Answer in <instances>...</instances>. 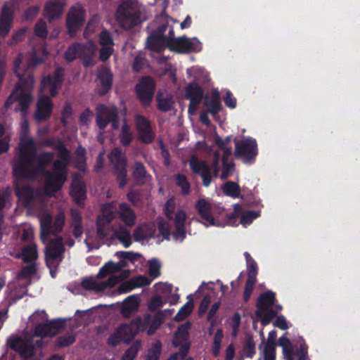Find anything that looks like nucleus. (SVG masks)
Listing matches in <instances>:
<instances>
[{
	"label": "nucleus",
	"instance_id": "obj_1",
	"mask_svg": "<svg viewBox=\"0 0 360 360\" xmlns=\"http://www.w3.org/2000/svg\"><path fill=\"white\" fill-rule=\"evenodd\" d=\"M40 238L45 243L48 238L53 235L56 237L50 240L49 244L45 248L46 264L49 269L58 267L63 261V253L65 250L63 238L58 236L62 232L65 217L63 212H59L53 219L49 212L43 213L39 217Z\"/></svg>",
	"mask_w": 360,
	"mask_h": 360
},
{
	"label": "nucleus",
	"instance_id": "obj_2",
	"mask_svg": "<svg viewBox=\"0 0 360 360\" xmlns=\"http://www.w3.org/2000/svg\"><path fill=\"white\" fill-rule=\"evenodd\" d=\"M34 147L32 140H29L20 148L18 160L13 165V174L18 179H34L38 174H43L48 170L46 167L53 158L51 152H44L37 155L35 151L27 152L29 148Z\"/></svg>",
	"mask_w": 360,
	"mask_h": 360
},
{
	"label": "nucleus",
	"instance_id": "obj_3",
	"mask_svg": "<svg viewBox=\"0 0 360 360\" xmlns=\"http://www.w3.org/2000/svg\"><path fill=\"white\" fill-rule=\"evenodd\" d=\"M141 9L134 0H124L117 8L116 18L120 26L131 30L143 22Z\"/></svg>",
	"mask_w": 360,
	"mask_h": 360
},
{
	"label": "nucleus",
	"instance_id": "obj_4",
	"mask_svg": "<svg viewBox=\"0 0 360 360\" xmlns=\"http://www.w3.org/2000/svg\"><path fill=\"white\" fill-rule=\"evenodd\" d=\"M110 123L113 129H118L120 127L119 110L112 105L108 107L105 104H98L96 108V124L101 130H104L108 124Z\"/></svg>",
	"mask_w": 360,
	"mask_h": 360
},
{
	"label": "nucleus",
	"instance_id": "obj_5",
	"mask_svg": "<svg viewBox=\"0 0 360 360\" xmlns=\"http://www.w3.org/2000/svg\"><path fill=\"white\" fill-rule=\"evenodd\" d=\"M109 160L115 169L119 187L124 188L127 183V158L122 148H115L109 154Z\"/></svg>",
	"mask_w": 360,
	"mask_h": 360
},
{
	"label": "nucleus",
	"instance_id": "obj_6",
	"mask_svg": "<svg viewBox=\"0 0 360 360\" xmlns=\"http://www.w3.org/2000/svg\"><path fill=\"white\" fill-rule=\"evenodd\" d=\"M235 157L243 160L245 163H252L258 155L256 139L248 137L238 141L235 139Z\"/></svg>",
	"mask_w": 360,
	"mask_h": 360
},
{
	"label": "nucleus",
	"instance_id": "obj_7",
	"mask_svg": "<svg viewBox=\"0 0 360 360\" xmlns=\"http://www.w3.org/2000/svg\"><path fill=\"white\" fill-rule=\"evenodd\" d=\"M156 84L150 76H145L140 79L135 86L137 98L144 107L150 105L154 97Z\"/></svg>",
	"mask_w": 360,
	"mask_h": 360
},
{
	"label": "nucleus",
	"instance_id": "obj_8",
	"mask_svg": "<svg viewBox=\"0 0 360 360\" xmlns=\"http://www.w3.org/2000/svg\"><path fill=\"white\" fill-rule=\"evenodd\" d=\"M65 80V68L60 66L56 67L52 74L43 77L41 82V88L49 87V93L51 97H56L58 91L61 89Z\"/></svg>",
	"mask_w": 360,
	"mask_h": 360
},
{
	"label": "nucleus",
	"instance_id": "obj_9",
	"mask_svg": "<svg viewBox=\"0 0 360 360\" xmlns=\"http://www.w3.org/2000/svg\"><path fill=\"white\" fill-rule=\"evenodd\" d=\"M169 50L179 53L199 52L202 49L201 43L196 39H190L186 36L171 38Z\"/></svg>",
	"mask_w": 360,
	"mask_h": 360
},
{
	"label": "nucleus",
	"instance_id": "obj_10",
	"mask_svg": "<svg viewBox=\"0 0 360 360\" xmlns=\"http://www.w3.org/2000/svg\"><path fill=\"white\" fill-rule=\"evenodd\" d=\"M85 21V11L80 6H72L66 18V27L70 36H74L81 30Z\"/></svg>",
	"mask_w": 360,
	"mask_h": 360
},
{
	"label": "nucleus",
	"instance_id": "obj_11",
	"mask_svg": "<svg viewBox=\"0 0 360 360\" xmlns=\"http://www.w3.org/2000/svg\"><path fill=\"white\" fill-rule=\"evenodd\" d=\"M185 93L186 98L190 101L188 112L193 115L204 97V90L197 82H192L186 86Z\"/></svg>",
	"mask_w": 360,
	"mask_h": 360
},
{
	"label": "nucleus",
	"instance_id": "obj_12",
	"mask_svg": "<svg viewBox=\"0 0 360 360\" xmlns=\"http://www.w3.org/2000/svg\"><path fill=\"white\" fill-rule=\"evenodd\" d=\"M7 345L12 350L18 352L22 359H27L34 354V345L20 336L10 337L7 340Z\"/></svg>",
	"mask_w": 360,
	"mask_h": 360
},
{
	"label": "nucleus",
	"instance_id": "obj_13",
	"mask_svg": "<svg viewBox=\"0 0 360 360\" xmlns=\"http://www.w3.org/2000/svg\"><path fill=\"white\" fill-rule=\"evenodd\" d=\"M189 166L194 174L200 176L203 186L209 187L211 185L214 176L211 167L205 160H199L193 158L189 162Z\"/></svg>",
	"mask_w": 360,
	"mask_h": 360
},
{
	"label": "nucleus",
	"instance_id": "obj_14",
	"mask_svg": "<svg viewBox=\"0 0 360 360\" xmlns=\"http://www.w3.org/2000/svg\"><path fill=\"white\" fill-rule=\"evenodd\" d=\"M143 320L140 316L132 319L129 323H123L117 328L124 342L129 343L140 330H145Z\"/></svg>",
	"mask_w": 360,
	"mask_h": 360
},
{
	"label": "nucleus",
	"instance_id": "obj_15",
	"mask_svg": "<svg viewBox=\"0 0 360 360\" xmlns=\"http://www.w3.org/2000/svg\"><path fill=\"white\" fill-rule=\"evenodd\" d=\"M53 108V104L51 98L47 95L41 96L37 103L34 120L37 122L48 120L51 116Z\"/></svg>",
	"mask_w": 360,
	"mask_h": 360
},
{
	"label": "nucleus",
	"instance_id": "obj_16",
	"mask_svg": "<svg viewBox=\"0 0 360 360\" xmlns=\"http://www.w3.org/2000/svg\"><path fill=\"white\" fill-rule=\"evenodd\" d=\"M136 129L138 139L144 144L151 143L155 137L153 131L150 121L145 117L139 115L136 117Z\"/></svg>",
	"mask_w": 360,
	"mask_h": 360
},
{
	"label": "nucleus",
	"instance_id": "obj_17",
	"mask_svg": "<svg viewBox=\"0 0 360 360\" xmlns=\"http://www.w3.org/2000/svg\"><path fill=\"white\" fill-rule=\"evenodd\" d=\"M44 176V185L46 191L57 192L65 184L68 176L53 171H47L43 174Z\"/></svg>",
	"mask_w": 360,
	"mask_h": 360
},
{
	"label": "nucleus",
	"instance_id": "obj_18",
	"mask_svg": "<svg viewBox=\"0 0 360 360\" xmlns=\"http://www.w3.org/2000/svg\"><path fill=\"white\" fill-rule=\"evenodd\" d=\"M96 77L100 84L98 94L101 96H105L112 89L113 74L110 68L102 67L98 70Z\"/></svg>",
	"mask_w": 360,
	"mask_h": 360
},
{
	"label": "nucleus",
	"instance_id": "obj_19",
	"mask_svg": "<svg viewBox=\"0 0 360 360\" xmlns=\"http://www.w3.org/2000/svg\"><path fill=\"white\" fill-rule=\"evenodd\" d=\"M195 208L198 215L205 221L212 226H219V224L217 222L213 217V205L205 199L198 200L195 205Z\"/></svg>",
	"mask_w": 360,
	"mask_h": 360
},
{
	"label": "nucleus",
	"instance_id": "obj_20",
	"mask_svg": "<svg viewBox=\"0 0 360 360\" xmlns=\"http://www.w3.org/2000/svg\"><path fill=\"white\" fill-rule=\"evenodd\" d=\"M70 195L79 206H83L86 198L85 184L79 179L75 178L70 186Z\"/></svg>",
	"mask_w": 360,
	"mask_h": 360
},
{
	"label": "nucleus",
	"instance_id": "obj_21",
	"mask_svg": "<svg viewBox=\"0 0 360 360\" xmlns=\"http://www.w3.org/2000/svg\"><path fill=\"white\" fill-rule=\"evenodd\" d=\"M164 314L162 311H158L152 319L150 314H145L143 316V325L145 330H147L148 335H153L160 328L163 322Z\"/></svg>",
	"mask_w": 360,
	"mask_h": 360
},
{
	"label": "nucleus",
	"instance_id": "obj_22",
	"mask_svg": "<svg viewBox=\"0 0 360 360\" xmlns=\"http://www.w3.org/2000/svg\"><path fill=\"white\" fill-rule=\"evenodd\" d=\"M13 21V12L6 4L1 8L0 37L5 38L10 32Z\"/></svg>",
	"mask_w": 360,
	"mask_h": 360
},
{
	"label": "nucleus",
	"instance_id": "obj_23",
	"mask_svg": "<svg viewBox=\"0 0 360 360\" xmlns=\"http://www.w3.org/2000/svg\"><path fill=\"white\" fill-rule=\"evenodd\" d=\"M70 227L72 229V235L75 238H81L84 233L83 218L80 211L76 208L70 210Z\"/></svg>",
	"mask_w": 360,
	"mask_h": 360
},
{
	"label": "nucleus",
	"instance_id": "obj_24",
	"mask_svg": "<svg viewBox=\"0 0 360 360\" xmlns=\"http://www.w3.org/2000/svg\"><path fill=\"white\" fill-rule=\"evenodd\" d=\"M64 1L52 0L47 2L44 8V13L49 22L59 18L65 6Z\"/></svg>",
	"mask_w": 360,
	"mask_h": 360
},
{
	"label": "nucleus",
	"instance_id": "obj_25",
	"mask_svg": "<svg viewBox=\"0 0 360 360\" xmlns=\"http://www.w3.org/2000/svg\"><path fill=\"white\" fill-rule=\"evenodd\" d=\"M171 37L167 36H157L156 34H151L147 40V47L149 50L160 52L165 47L169 49Z\"/></svg>",
	"mask_w": 360,
	"mask_h": 360
},
{
	"label": "nucleus",
	"instance_id": "obj_26",
	"mask_svg": "<svg viewBox=\"0 0 360 360\" xmlns=\"http://www.w3.org/2000/svg\"><path fill=\"white\" fill-rule=\"evenodd\" d=\"M275 293L271 290L266 291L262 295H260L257 299L256 303V316L258 317H261L262 310H266L267 309H270L271 306L274 305V302L276 300Z\"/></svg>",
	"mask_w": 360,
	"mask_h": 360
},
{
	"label": "nucleus",
	"instance_id": "obj_27",
	"mask_svg": "<svg viewBox=\"0 0 360 360\" xmlns=\"http://www.w3.org/2000/svg\"><path fill=\"white\" fill-rule=\"evenodd\" d=\"M155 229L149 224L143 223L134 231L133 237L136 242H142L148 238L154 237Z\"/></svg>",
	"mask_w": 360,
	"mask_h": 360
},
{
	"label": "nucleus",
	"instance_id": "obj_28",
	"mask_svg": "<svg viewBox=\"0 0 360 360\" xmlns=\"http://www.w3.org/2000/svg\"><path fill=\"white\" fill-rule=\"evenodd\" d=\"M140 299L137 295H130L123 302L121 314L124 317H129L138 311Z\"/></svg>",
	"mask_w": 360,
	"mask_h": 360
},
{
	"label": "nucleus",
	"instance_id": "obj_29",
	"mask_svg": "<svg viewBox=\"0 0 360 360\" xmlns=\"http://www.w3.org/2000/svg\"><path fill=\"white\" fill-rule=\"evenodd\" d=\"M204 105L207 107L208 112L211 115H217L222 109L219 92L217 90H214L210 98L206 96Z\"/></svg>",
	"mask_w": 360,
	"mask_h": 360
},
{
	"label": "nucleus",
	"instance_id": "obj_30",
	"mask_svg": "<svg viewBox=\"0 0 360 360\" xmlns=\"http://www.w3.org/2000/svg\"><path fill=\"white\" fill-rule=\"evenodd\" d=\"M125 266L126 262L124 261H120L117 264L113 262H108L100 269L98 277L103 278L110 274L120 271L121 269Z\"/></svg>",
	"mask_w": 360,
	"mask_h": 360
},
{
	"label": "nucleus",
	"instance_id": "obj_31",
	"mask_svg": "<svg viewBox=\"0 0 360 360\" xmlns=\"http://www.w3.org/2000/svg\"><path fill=\"white\" fill-rule=\"evenodd\" d=\"M120 219L127 226H131L135 223V214L129 205L124 202L120 205Z\"/></svg>",
	"mask_w": 360,
	"mask_h": 360
},
{
	"label": "nucleus",
	"instance_id": "obj_32",
	"mask_svg": "<svg viewBox=\"0 0 360 360\" xmlns=\"http://www.w3.org/2000/svg\"><path fill=\"white\" fill-rule=\"evenodd\" d=\"M16 101L18 105L15 108V111L26 112L32 103V96L30 94L21 92L16 96Z\"/></svg>",
	"mask_w": 360,
	"mask_h": 360
},
{
	"label": "nucleus",
	"instance_id": "obj_33",
	"mask_svg": "<svg viewBox=\"0 0 360 360\" xmlns=\"http://www.w3.org/2000/svg\"><path fill=\"white\" fill-rule=\"evenodd\" d=\"M22 259L25 263H31L38 257L37 245L35 244L27 245L22 250Z\"/></svg>",
	"mask_w": 360,
	"mask_h": 360
},
{
	"label": "nucleus",
	"instance_id": "obj_34",
	"mask_svg": "<svg viewBox=\"0 0 360 360\" xmlns=\"http://www.w3.org/2000/svg\"><path fill=\"white\" fill-rule=\"evenodd\" d=\"M84 46L81 44L75 43L70 46L65 52L64 58L68 62H72L77 57H81V52Z\"/></svg>",
	"mask_w": 360,
	"mask_h": 360
},
{
	"label": "nucleus",
	"instance_id": "obj_35",
	"mask_svg": "<svg viewBox=\"0 0 360 360\" xmlns=\"http://www.w3.org/2000/svg\"><path fill=\"white\" fill-rule=\"evenodd\" d=\"M15 192L18 197L25 204L30 203L34 198V190L30 186H18Z\"/></svg>",
	"mask_w": 360,
	"mask_h": 360
},
{
	"label": "nucleus",
	"instance_id": "obj_36",
	"mask_svg": "<svg viewBox=\"0 0 360 360\" xmlns=\"http://www.w3.org/2000/svg\"><path fill=\"white\" fill-rule=\"evenodd\" d=\"M157 108L161 112H167L172 109L174 101L171 97H163L162 93L156 95Z\"/></svg>",
	"mask_w": 360,
	"mask_h": 360
},
{
	"label": "nucleus",
	"instance_id": "obj_37",
	"mask_svg": "<svg viewBox=\"0 0 360 360\" xmlns=\"http://www.w3.org/2000/svg\"><path fill=\"white\" fill-rule=\"evenodd\" d=\"M114 235L125 248H129L131 245V233L126 228L120 227L115 231Z\"/></svg>",
	"mask_w": 360,
	"mask_h": 360
},
{
	"label": "nucleus",
	"instance_id": "obj_38",
	"mask_svg": "<svg viewBox=\"0 0 360 360\" xmlns=\"http://www.w3.org/2000/svg\"><path fill=\"white\" fill-rule=\"evenodd\" d=\"M82 286L86 290H94L96 292H101L105 290L104 284H101V282H97L92 277H86L82 281Z\"/></svg>",
	"mask_w": 360,
	"mask_h": 360
},
{
	"label": "nucleus",
	"instance_id": "obj_39",
	"mask_svg": "<svg viewBox=\"0 0 360 360\" xmlns=\"http://www.w3.org/2000/svg\"><path fill=\"white\" fill-rule=\"evenodd\" d=\"M222 191L224 195L233 198H238L240 194V186L232 181H226L222 186Z\"/></svg>",
	"mask_w": 360,
	"mask_h": 360
},
{
	"label": "nucleus",
	"instance_id": "obj_40",
	"mask_svg": "<svg viewBox=\"0 0 360 360\" xmlns=\"http://www.w3.org/2000/svg\"><path fill=\"white\" fill-rule=\"evenodd\" d=\"M147 172L145 166L141 162H136L134 165L133 171V177L136 181L138 184H144L146 183V178Z\"/></svg>",
	"mask_w": 360,
	"mask_h": 360
},
{
	"label": "nucleus",
	"instance_id": "obj_41",
	"mask_svg": "<svg viewBox=\"0 0 360 360\" xmlns=\"http://www.w3.org/2000/svg\"><path fill=\"white\" fill-rule=\"evenodd\" d=\"M193 307L194 304L193 300H188L179 309L174 320L176 322H180L186 319L192 312Z\"/></svg>",
	"mask_w": 360,
	"mask_h": 360
},
{
	"label": "nucleus",
	"instance_id": "obj_42",
	"mask_svg": "<svg viewBox=\"0 0 360 360\" xmlns=\"http://www.w3.org/2000/svg\"><path fill=\"white\" fill-rule=\"evenodd\" d=\"M243 356L252 359L256 354L255 342L252 335L247 337L242 347Z\"/></svg>",
	"mask_w": 360,
	"mask_h": 360
},
{
	"label": "nucleus",
	"instance_id": "obj_43",
	"mask_svg": "<svg viewBox=\"0 0 360 360\" xmlns=\"http://www.w3.org/2000/svg\"><path fill=\"white\" fill-rule=\"evenodd\" d=\"M101 210L102 214L99 215L97 219H101V220L104 221V224H110L114 217L112 204L110 202L103 204Z\"/></svg>",
	"mask_w": 360,
	"mask_h": 360
},
{
	"label": "nucleus",
	"instance_id": "obj_44",
	"mask_svg": "<svg viewBox=\"0 0 360 360\" xmlns=\"http://www.w3.org/2000/svg\"><path fill=\"white\" fill-rule=\"evenodd\" d=\"M224 337L223 331L219 328L215 332L212 345V354L214 357H217L220 354L221 344Z\"/></svg>",
	"mask_w": 360,
	"mask_h": 360
},
{
	"label": "nucleus",
	"instance_id": "obj_45",
	"mask_svg": "<svg viewBox=\"0 0 360 360\" xmlns=\"http://www.w3.org/2000/svg\"><path fill=\"white\" fill-rule=\"evenodd\" d=\"M176 184L177 186L181 188L182 195H186L190 193L191 184L184 174H179L176 175Z\"/></svg>",
	"mask_w": 360,
	"mask_h": 360
},
{
	"label": "nucleus",
	"instance_id": "obj_46",
	"mask_svg": "<svg viewBox=\"0 0 360 360\" xmlns=\"http://www.w3.org/2000/svg\"><path fill=\"white\" fill-rule=\"evenodd\" d=\"M162 352V343L160 340L153 343L148 349L146 360H159Z\"/></svg>",
	"mask_w": 360,
	"mask_h": 360
},
{
	"label": "nucleus",
	"instance_id": "obj_47",
	"mask_svg": "<svg viewBox=\"0 0 360 360\" xmlns=\"http://www.w3.org/2000/svg\"><path fill=\"white\" fill-rule=\"evenodd\" d=\"M119 138L122 146H128L130 145L132 140V134L130 127L127 123L123 124Z\"/></svg>",
	"mask_w": 360,
	"mask_h": 360
},
{
	"label": "nucleus",
	"instance_id": "obj_48",
	"mask_svg": "<svg viewBox=\"0 0 360 360\" xmlns=\"http://www.w3.org/2000/svg\"><path fill=\"white\" fill-rule=\"evenodd\" d=\"M240 224L243 226L250 224L252 221L260 216L259 210H249L241 214Z\"/></svg>",
	"mask_w": 360,
	"mask_h": 360
},
{
	"label": "nucleus",
	"instance_id": "obj_49",
	"mask_svg": "<svg viewBox=\"0 0 360 360\" xmlns=\"http://www.w3.org/2000/svg\"><path fill=\"white\" fill-rule=\"evenodd\" d=\"M222 168L220 179L225 180L233 174L235 169V164L233 160L230 161H221Z\"/></svg>",
	"mask_w": 360,
	"mask_h": 360
},
{
	"label": "nucleus",
	"instance_id": "obj_50",
	"mask_svg": "<svg viewBox=\"0 0 360 360\" xmlns=\"http://www.w3.org/2000/svg\"><path fill=\"white\" fill-rule=\"evenodd\" d=\"M243 213V209L238 204L233 206V212L226 215V224L227 225L233 226L236 224L237 219L240 214Z\"/></svg>",
	"mask_w": 360,
	"mask_h": 360
},
{
	"label": "nucleus",
	"instance_id": "obj_51",
	"mask_svg": "<svg viewBox=\"0 0 360 360\" xmlns=\"http://www.w3.org/2000/svg\"><path fill=\"white\" fill-rule=\"evenodd\" d=\"M53 333L50 330L48 323L38 324L34 329V335L41 338L53 337Z\"/></svg>",
	"mask_w": 360,
	"mask_h": 360
},
{
	"label": "nucleus",
	"instance_id": "obj_52",
	"mask_svg": "<svg viewBox=\"0 0 360 360\" xmlns=\"http://www.w3.org/2000/svg\"><path fill=\"white\" fill-rule=\"evenodd\" d=\"M55 149L58 151L59 159L70 161V153L69 150L65 147L63 141L59 139L57 142Z\"/></svg>",
	"mask_w": 360,
	"mask_h": 360
},
{
	"label": "nucleus",
	"instance_id": "obj_53",
	"mask_svg": "<svg viewBox=\"0 0 360 360\" xmlns=\"http://www.w3.org/2000/svg\"><path fill=\"white\" fill-rule=\"evenodd\" d=\"M34 33L35 36L40 38H46L48 30L46 23L43 20H39L34 25Z\"/></svg>",
	"mask_w": 360,
	"mask_h": 360
},
{
	"label": "nucleus",
	"instance_id": "obj_54",
	"mask_svg": "<svg viewBox=\"0 0 360 360\" xmlns=\"http://www.w3.org/2000/svg\"><path fill=\"white\" fill-rule=\"evenodd\" d=\"M70 161L68 160L65 161L61 159L56 160L53 164V171L68 176L67 167Z\"/></svg>",
	"mask_w": 360,
	"mask_h": 360
},
{
	"label": "nucleus",
	"instance_id": "obj_55",
	"mask_svg": "<svg viewBox=\"0 0 360 360\" xmlns=\"http://www.w3.org/2000/svg\"><path fill=\"white\" fill-rule=\"evenodd\" d=\"M75 342V338L71 335H65L58 337L56 341V345L58 347H66Z\"/></svg>",
	"mask_w": 360,
	"mask_h": 360
},
{
	"label": "nucleus",
	"instance_id": "obj_56",
	"mask_svg": "<svg viewBox=\"0 0 360 360\" xmlns=\"http://www.w3.org/2000/svg\"><path fill=\"white\" fill-rule=\"evenodd\" d=\"M99 44L102 46H112L114 45L113 39L109 31L105 30L100 33Z\"/></svg>",
	"mask_w": 360,
	"mask_h": 360
},
{
	"label": "nucleus",
	"instance_id": "obj_57",
	"mask_svg": "<svg viewBox=\"0 0 360 360\" xmlns=\"http://www.w3.org/2000/svg\"><path fill=\"white\" fill-rule=\"evenodd\" d=\"M256 282L257 281L247 279L243 292V300L245 302H248L250 300Z\"/></svg>",
	"mask_w": 360,
	"mask_h": 360
},
{
	"label": "nucleus",
	"instance_id": "obj_58",
	"mask_svg": "<svg viewBox=\"0 0 360 360\" xmlns=\"http://www.w3.org/2000/svg\"><path fill=\"white\" fill-rule=\"evenodd\" d=\"M176 207V202L173 198L167 200L164 207V212L166 217L172 220L173 219V214Z\"/></svg>",
	"mask_w": 360,
	"mask_h": 360
},
{
	"label": "nucleus",
	"instance_id": "obj_59",
	"mask_svg": "<svg viewBox=\"0 0 360 360\" xmlns=\"http://www.w3.org/2000/svg\"><path fill=\"white\" fill-rule=\"evenodd\" d=\"M165 302L160 296L156 295L153 297L148 302V309L150 311H155L158 308L162 307Z\"/></svg>",
	"mask_w": 360,
	"mask_h": 360
},
{
	"label": "nucleus",
	"instance_id": "obj_60",
	"mask_svg": "<svg viewBox=\"0 0 360 360\" xmlns=\"http://www.w3.org/2000/svg\"><path fill=\"white\" fill-rule=\"evenodd\" d=\"M174 219V223L175 227L185 226V222L186 220V214L182 210H179L175 213Z\"/></svg>",
	"mask_w": 360,
	"mask_h": 360
},
{
	"label": "nucleus",
	"instance_id": "obj_61",
	"mask_svg": "<svg viewBox=\"0 0 360 360\" xmlns=\"http://www.w3.org/2000/svg\"><path fill=\"white\" fill-rule=\"evenodd\" d=\"M139 347L136 345H131L122 354L121 360H134L137 356Z\"/></svg>",
	"mask_w": 360,
	"mask_h": 360
},
{
	"label": "nucleus",
	"instance_id": "obj_62",
	"mask_svg": "<svg viewBox=\"0 0 360 360\" xmlns=\"http://www.w3.org/2000/svg\"><path fill=\"white\" fill-rule=\"evenodd\" d=\"M132 278L129 281L121 283L118 288L120 293H127L134 288H139V284H134Z\"/></svg>",
	"mask_w": 360,
	"mask_h": 360
},
{
	"label": "nucleus",
	"instance_id": "obj_63",
	"mask_svg": "<svg viewBox=\"0 0 360 360\" xmlns=\"http://www.w3.org/2000/svg\"><path fill=\"white\" fill-rule=\"evenodd\" d=\"M27 32L26 28H21L18 31L15 32L10 39L9 45L12 46L13 44H18V42L22 41L24 39L25 33Z\"/></svg>",
	"mask_w": 360,
	"mask_h": 360
},
{
	"label": "nucleus",
	"instance_id": "obj_64",
	"mask_svg": "<svg viewBox=\"0 0 360 360\" xmlns=\"http://www.w3.org/2000/svg\"><path fill=\"white\" fill-rule=\"evenodd\" d=\"M295 355L297 356V360H307L308 358V347L305 342L300 345Z\"/></svg>",
	"mask_w": 360,
	"mask_h": 360
}]
</instances>
